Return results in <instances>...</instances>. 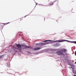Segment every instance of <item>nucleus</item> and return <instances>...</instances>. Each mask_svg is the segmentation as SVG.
<instances>
[{"mask_svg": "<svg viewBox=\"0 0 76 76\" xmlns=\"http://www.w3.org/2000/svg\"><path fill=\"white\" fill-rule=\"evenodd\" d=\"M4 25V24H3Z\"/></svg>", "mask_w": 76, "mask_h": 76, "instance_id": "obj_15", "label": "nucleus"}, {"mask_svg": "<svg viewBox=\"0 0 76 76\" xmlns=\"http://www.w3.org/2000/svg\"><path fill=\"white\" fill-rule=\"evenodd\" d=\"M50 42H47V43H46V44H50Z\"/></svg>", "mask_w": 76, "mask_h": 76, "instance_id": "obj_11", "label": "nucleus"}, {"mask_svg": "<svg viewBox=\"0 0 76 76\" xmlns=\"http://www.w3.org/2000/svg\"><path fill=\"white\" fill-rule=\"evenodd\" d=\"M42 44H43V43H38L37 44V45H39V46H41L42 45Z\"/></svg>", "mask_w": 76, "mask_h": 76, "instance_id": "obj_7", "label": "nucleus"}, {"mask_svg": "<svg viewBox=\"0 0 76 76\" xmlns=\"http://www.w3.org/2000/svg\"><path fill=\"white\" fill-rule=\"evenodd\" d=\"M69 68L72 71V72L75 74L74 75V76H76V70H75V66H72L71 67H69Z\"/></svg>", "mask_w": 76, "mask_h": 76, "instance_id": "obj_1", "label": "nucleus"}, {"mask_svg": "<svg viewBox=\"0 0 76 76\" xmlns=\"http://www.w3.org/2000/svg\"><path fill=\"white\" fill-rule=\"evenodd\" d=\"M51 40H46L43 41V42H47V41H50Z\"/></svg>", "mask_w": 76, "mask_h": 76, "instance_id": "obj_9", "label": "nucleus"}, {"mask_svg": "<svg viewBox=\"0 0 76 76\" xmlns=\"http://www.w3.org/2000/svg\"><path fill=\"white\" fill-rule=\"evenodd\" d=\"M8 23H10V22H8V23H5V24H8Z\"/></svg>", "mask_w": 76, "mask_h": 76, "instance_id": "obj_12", "label": "nucleus"}, {"mask_svg": "<svg viewBox=\"0 0 76 76\" xmlns=\"http://www.w3.org/2000/svg\"><path fill=\"white\" fill-rule=\"evenodd\" d=\"M24 47L25 48H30V47H29V46H27L26 45H25Z\"/></svg>", "mask_w": 76, "mask_h": 76, "instance_id": "obj_8", "label": "nucleus"}, {"mask_svg": "<svg viewBox=\"0 0 76 76\" xmlns=\"http://www.w3.org/2000/svg\"><path fill=\"white\" fill-rule=\"evenodd\" d=\"M61 52H67V50L65 49H62L61 50Z\"/></svg>", "mask_w": 76, "mask_h": 76, "instance_id": "obj_4", "label": "nucleus"}, {"mask_svg": "<svg viewBox=\"0 0 76 76\" xmlns=\"http://www.w3.org/2000/svg\"><path fill=\"white\" fill-rule=\"evenodd\" d=\"M41 49V48H36L33 49V50H40Z\"/></svg>", "mask_w": 76, "mask_h": 76, "instance_id": "obj_5", "label": "nucleus"}, {"mask_svg": "<svg viewBox=\"0 0 76 76\" xmlns=\"http://www.w3.org/2000/svg\"><path fill=\"white\" fill-rule=\"evenodd\" d=\"M22 19V18H21Z\"/></svg>", "mask_w": 76, "mask_h": 76, "instance_id": "obj_17", "label": "nucleus"}, {"mask_svg": "<svg viewBox=\"0 0 76 76\" xmlns=\"http://www.w3.org/2000/svg\"><path fill=\"white\" fill-rule=\"evenodd\" d=\"M16 46V47H18L19 50H22L21 45H20L19 44H17Z\"/></svg>", "mask_w": 76, "mask_h": 76, "instance_id": "obj_3", "label": "nucleus"}, {"mask_svg": "<svg viewBox=\"0 0 76 76\" xmlns=\"http://www.w3.org/2000/svg\"><path fill=\"white\" fill-rule=\"evenodd\" d=\"M53 46H54V45H53Z\"/></svg>", "mask_w": 76, "mask_h": 76, "instance_id": "obj_16", "label": "nucleus"}, {"mask_svg": "<svg viewBox=\"0 0 76 76\" xmlns=\"http://www.w3.org/2000/svg\"><path fill=\"white\" fill-rule=\"evenodd\" d=\"M56 53L58 56H60L61 55H63V52H61V50L59 51H57L56 52Z\"/></svg>", "mask_w": 76, "mask_h": 76, "instance_id": "obj_2", "label": "nucleus"}, {"mask_svg": "<svg viewBox=\"0 0 76 76\" xmlns=\"http://www.w3.org/2000/svg\"><path fill=\"white\" fill-rule=\"evenodd\" d=\"M3 58V55H1L0 56V59H1Z\"/></svg>", "mask_w": 76, "mask_h": 76, "instance_id": "obj_10", "label": "nucleus"}, {"mask_svg": "<svg viewBox=\"0 0 76 76\" xmlns=\"http://www.w3.org/2000/svg\"><path fill=\"white\" fill-rule=\"evenodd\" d=\"M75 55L76 56V51L75 52Z\"/></svg>", "mask_w": 76, "mask_h": 76, "instance_id": "obj_13", "label": "nucleus"}, {"mask_svg": "<svg viewBox=\"0 0 76 76\" xmlns=\"http://www.w3.org/2000/svg\"><path fill=\"white\" fill-rule=\"evenodd\" d=\"M26 16L25 17H25H26Z\"/></svg>", "mask_w": 76, "mask_h": 76, "instance_id": "obj_14", "label": "nucleus"}, {"mask_svg": "<svg viewBox=\"0 0 76 76\" xmlns=\"http://www.w3.org/2000/svg\"><path fill=\"white\" fill-rule=\"evenodd\" d=\"M53 2H50V4H49V6H52V5H53Z\"/></svg>", "mask_w": 76, "mask_h": 76, "instance_id": "obj_6", "label": "nucleus"}]
</instances>
